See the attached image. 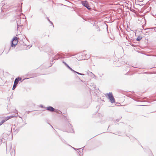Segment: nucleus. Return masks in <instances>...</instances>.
<instances>
[{
	"mask_svg": "<svg viewBox=\"0 0 156 156\" xmlns=\"http://www.w3.org/2000/svg\"><path fill=\"white\" fill-rule=\"evenodd\" d=\"M108 96V99L110 100V102L112 103H113L115 102V99L113 97L112 93H109L108 94H107Z\"/></svg>",
	"mask_w": 156,
	"mask_h": 156,
	"instance_id": "obj_1",
	"label": "nucleus"
},
{
	"mask_svg": "<svg viewBox=\"0 0 156 156\" xmlns=\"http://www.w3.org/2000/svg\"><path fill=\"white\" fill-rule=\"evenodd\" d=\"M18 38L16 37H13L12 41V47H15L18 42Z\"/></svg>",
	"mask_w": 156,
	"mask_h": 156,
	"instance_id": "obj_2",
	"label": "nucleus"
},
{
	"mask_svg": "<svg viewBox=\"0 0 156 156\" xmlns=\"http://www.w3.org/2000/svg\"><path fill=\"white\" fill-rule=\"evenodd\" d=\"M18 78H16L14 81V84L13 85V87H12V90H14L16 87V85L17 84H18L19 81V80H21V78H18Z\"/></svg>",
	"mask_w": 156,
	"mask_h": 156,
	"instance_id": "obj_3",
	"label": "nucleus"
},
{
	"mask_svg": "<svg viewBox=\"0 0 156 156\" xmlns=\"http://www.w3.org/2000/svg\"><path fill=\"white\" fill-rule=\"evenodd\" d=\"M81 3L83 6L86 7L88 9H90L88 2L86 1H83Z\"/></svg>",
	"mask_w": 156,
	"mask_h": 156,
	"instance_id": "obj_4",
	"label": "nucleus"
},
{
	"mask_svg": "<svg viewBox=\"0 0 156 156\" xmlns=\"http://www.w3.org/2000/svg\"><path fill=\"white\" fill-rule=\"evenodd\" d=\"M14 117H17V116H16L15 115H11L10 116L7 117H5V120L6 121L7 120Z\"/></svg>",
	"mask_w": 156,
	"mask_h": 156,
	"instance_id": "obj_5",
	"label": "nucleus"
},
{
	"mask_svg": "<svg viewBox=\"0 0 156 156\" xmlns=\"http://www.w3.org/2000/svg\"><path fill=\"white\" fill-rule=\"evenodd\" d=\"M47 108L48 110L51 112H53L54 111V108L51 107H47Z\"/></svg>",
	"mask_w": 156,
	"mask_h": 156,
	"instance_id": "obj_6",
	"label": "nucleus"
},
{
	"mask_svg": "<svg viewBox=\"0 0 156 156\" xmlns=\"http://www.w3.org/2000/svg\"><path fill=\"white\" fill-rule=\"evenodd\" d=\"M6 121L5 119L4 120H2L0 122V125L2 124Z\"/></svg>",
	"mask_w": 156,
	"mask_h": 156,
	"instance_id": "obj_7",
	"label": "nucleus"
},
{
	"mask_svg": "<svg viewBox=\"0 0 156 156\" xmlns=\"http://www.w3.org/2000/svg\"><path fill=\"white\" fill-rule=\"evenodd\" d=\"M142 38V37H138L137 39H136V40L137 41H139Z\"/></svg>",
	"mask_w": 156,
	"mask_h": 156,
	"instance_id": "obj_8",
	"label": "nucleus"
},
{
	"mask_svg": "<svg viewBox=\"0 0 156 156\" xmlns=\"http://www.w3.org/2000/svg\"><path fill=\"white\" fill-rule=\"evenodd\" d=\"M69 69H70V70L72 71L73 72H76L75 71L73 70L71 68H70L69 66H68V68Z\"/></svg>",
	"mask_w": 156,
	"mask_h": 156,
	"instance_id": "obj_9",
	"label": "nucleus"
},
{
	"mask_svg": "<svg viewBox=\"0 0 156 156\" xmlns=\"http://www.w3.org/2000/svg\"><path fill=\"white\" fill-rule=\"evenodd\" d=\"M75 73H77V74H79V75H84V74H82V73H80L78 72H75Z\"/></svg>",
	"mask_w": 156,
	"mask_h": 156,
	"instance_id": "obj_10",
	"label": "nucleus"
},
{
	"mask_svg": "<svg viewBox=\"0 0 156 156\" xmlns=\"http://www.w3.org/2000/svg\"><path fill=\"white\" fill-rule=\"evenodd\" d=\"M63 63L65 64V65L68 68V66H69L65 62H63Z\"/></svg>",
	"mask_w": 156,
	"mask_h": 156,
	"instance_id": "obj_11",
	"label": "nucleus"
},
{
	"mask_svg": "<svg viewBox=\"0 0 156 156\" xmlns=\"http://www.w3.org/2000/svg\"><path fill=\"white\" fill-rule=\"evenodd\" d=\"M17 27H18V26H20V25H18V23L17 22Z\"/></svg>",
	"mask_w": 156,
	"mask_h": 156,
	"instance_id": "obj_12",
	"label": "nucleus"
},
{
	"mask_svg": "<svg viewBox=\"0 0 156 156\" xmlns=\"http://www.w3.org/2000/svg\"><path fill=\"white\" fill-rule=\"evenodd\" d=\"M48 20L51 23H52V22L49 20V19H48Z\"/></svg>",
	"mask_w": 156,
	"mask_h": 156,
	"instance_id": "obj_13",
	"label": "nucleus"
},
{
	"mask_svg": "<svg viewBox=\"0 0 156 156\" xmlns=\"http://www.w3.org/2000/svg\"><path fill=\"white\" fill-rule=\"evenodd\" d=\"M16 113H18V112L17 111H16Z\"/></svg>",
	"mask_w": 156,
	"mask_h": 156,
	"instance_id": "obj_14",
	"label": "nucleus"
},
{
	"mask_svg": "<svg viewBox=\"0 0 156 156\" xmlns=\"http://www.w3.org/2000/svg\"><path fill=\"white\" fill-rule=\"evenodd\" d=\"M1 125H0V126H1Z\"/></svg>",
	"mask_w": 156,
	"mask_h": 156,
	"instance_id": "obj_15",
	"label": "nucleus"
}]
</instances>
